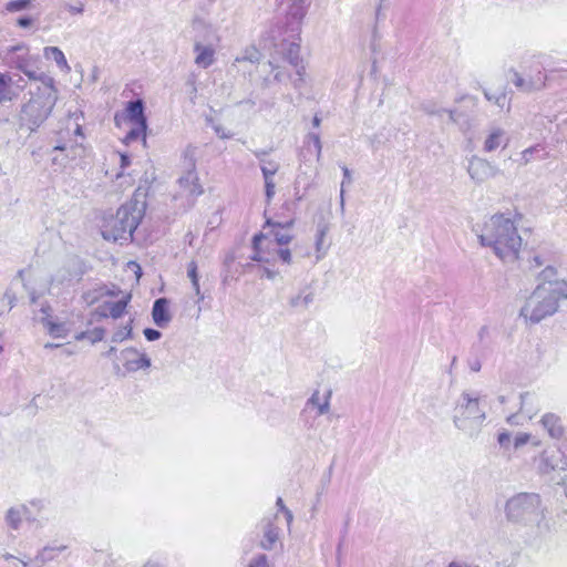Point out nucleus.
Listing matches in <instances>:
<instances>
[{"mask_svg": "<svg viewBox=\"0 0 567 567\" xmlns=\"http://www.w3.org/2000/svg\"><path fill=\"white\" fill-rule=\"evenodd\" d=\"M538 285L526 299L519 315L526 322L539 323L558 311L559 302L567 299V281L557 278V269L546 266L538 275Z\"/></svg>", "mask_w": 567, "mask_h": 567, "instance_id": "1", "label": "nucleus"}, {"mask_svg": "<svg viewBox=\"0 0 567 567\" xmlns=\"http://www.w3.org/2000/svg\"><path fill=\"white\" fill-rule=\"evenodd\" d=\"M477 236L481 245L491 248L502 261L514 262L519 258L523 239L511 214L492 215Z\"/></svg>", "mask_w": 567, "mask_h": 567, "instance_id": "2", "label": "nucleus"}, {"mask_svg": "<svg viewBox=\"0 0 567 567\" xmlns=\"http://www.w3.org/2000/svg\"><path fill=\"white\" fill-rule=\"evenodd\" d=\"M58 101V90L50 75L41 74L23 94L18 114L19 125L30 133L37 132L50 117Z\"/></svg>", "mask_w": 567, "mask_h": 567, "instance_id": "3", "label": "nucleus"}, {"mask_svg": "<svg viewBox=\"0 0 567 567\" xmlns=\"http://www.w3.org/2000/svg\"><path fill=\"white\" fill-rule=\"evenodd\" d=\"M279 8L286 13L287 37L276 43L271 40V47L282 55L285 60L296 68L298 79L293 81V86L299 87L302 82L305 68L300 58V32L301 23L309 7V0H277Z\"/></svg>", "mask_w": 567, "mask_h": 567, "instance_id": "4", "label": "nucleus"}, {"mask_svg": "<svg viewBox=\"0 0 567 567\" xmlns=\"http://www.w3.org/2000/svg\"><path fill=\"white\" fill-rule=\"evenodd\" d=\"M84 135L82 126L75 122L55 132L52 137L53 147L50 151L51 165L54 169L73 167L85 157L86 147L83 144Z\"/></svg>", "mask_w": 567, "mask_h": 567, "instance_id": "5", "label": "nucleus"}, {"mask_svg": "<svg viewBox=\"0 0 567 567\" xmlns=\"http://www.w3.org/2000/svg\"><path fill=\"white\" fill-rule=\"evenodd\" d=\"M547 516V507L537 493L522 492L505 503V517L522 527H540Z\"/></svg>", "mask_w": 567, "mask_h": 567, "instance_id": "6", "label": "nucleus"}, {"mask_svg": "<svg viewBox=\"0 0 567 567\" xmlns=\"http://www.w3.org/2000/svg\"><path fill=\"white\" fill-rule=\"evenodd\" d=\"M143 217V206L138 202H128L123 204L115 215L104 219L102 225V236L105 240L114 243H126L132 240L133 233L137 228Z\"/></svg>", "mask_w": 567, "mask_h": 567, "instance_id": "7", "label": "nucleus"}, {"mask_svg": "<svg viewBox=\"0 0 567 567\" xmlns=\"http://www.w3.org/2000/svg\"><path fill=\"white\" fill-rule=\"evenodd\" d=\"M486 420L483 396L476 391H464L454 408L453 423L468 436H475Z\"/></svg>", "mask_w": 567, "mask_h": 567, "instance_id": "8", "label": "nucleus"}, {"mask_svg": "<svg viewBox=\"0 0 567 567\" xmlns=\"http://www.w3.org/2000/svg\"><path fill=\"white\" fill-rule=\"evenodd\" d=\"M183 168L184 173L177 179L178 188L174 195V200L181 208L188 210L194 207L197 198L204 193L196 172L195 148L188 147L184 152Z\"/></svg>", "mask_w": 567, "mask_h": 567, "instance_id": "9", "label": "nucleus"}, {"mask_svg": "<svg viewBox=\"0 0 567 567\" xmlns=\"http://www.w3.org/2000/svg\"><path fill=\"white\" fill-rule=\"evenodd\" d=\"M84 300L89 305H93L95 302H100L97 308L95 309V315L100 318H121L125 309L131 301V293L123 292L118 287L112 286H101L93 290H90L84 293Z\"/></svg>", "mask_w": 567, "mask_h": 567, "instance_id": "10", "label": "nucleus"}, {"mask_svg": "<svg viewBox=\"0 0 567 567\" xmlns=\"http://www.w3.org/2000/svg\"><path fill=\"white\" fill-rule=\"evenodd\" d=\"M45 505L41 499H32L28 504H20L9 507L4 513V523L12 530L21 528L23 519L37 528L43 526L42 512Z\"/></svg>", "mask_w": 567, "mask_h": 567, "instance_id": "11", "label": "nucleus"}, {"mask_svg": "<svg viewBox=\"0 0 567 567\" xmlns=\"http://www.w3.org/2000/svg\"><path fill=\"white\" fill-rule=\"evenodd\" d=\"M523 74L513 71L512 82L514 85L525 93L539 91L546 85V75L543 71L539 56H530L523 62Z\"/></svg>", "mask_w": 567, "mask_h": 567, "instance_id": "12", "label": "nucleus"}, {"mask_svg": "<svg viewBox=\"0 0 567 567\" xmlns=\"http://www.w3.org/2000/svg\"><path fill=\"white\" fill-rule=\"evenodd\" d=\"M293 224V219L286 223H272L269 219L266 221V225L270 227L269 233L266 234L268 246L272 243L278 246L277 248H274V254L285 265H291L295 262L292 251L288 247L293 239V235L291 233Z\"/></svg>", "mask_w": 567, "mask_h": 567, "instance_id": "13", "label": "nucleus"}, {"mask_svg": "<svg viewBox=\"0 0 567 567\" xmlns=\"http://www.w3.org/2000/svg\"><path fill=\"white\" fill-rule=\"evenodd\" d=\"M144 102L141 99L130 101L125 107V118L132 124L123 142L130 144L142 140L146 142L147 121L144 113Z\"/></svg>", "mask_w": 567, "mask_h": 567, "instance_id": "14", "label": "nucleus"}, {"mask_svg": "<svg viewBox=\"0 0 567 567\" xmlns=\"http://www.w3.org/2000/svg\"><path fill=\"white\" fill-rule=\"evenodd\" d=\"M9 60L14 68L23 72L29 79L40 83V75L44 73L38 72L37 63L39 62V56L31 55L27 47H13L10 51Z\"/></svg>", "mask_w": 567, "mask_h": 567, "instance_id": "15", "label": "nucleus"}, {"mask_svg": "<svg viewBox=\"0 0 567 567\" xmlns=\"http://www.w3.org/2000/svg\"><path fill=\"white\" fill-rule=\"evenodd\" d=\"M467 173L475 184H482L488 179L497 177L502 172L498 166L487 159L477 155H472L468 158Z\"/></svg>", "mask_w": 567, "mask_h": 567, "instance_id": "16", "label": "nucleus"}, {"mask_svg": "<svg viewBox=\"0 0 567 567\" xmlns=\"http://www.w3.org/2000/svg\"><path fill=\"white\" fill-rule=\"evenodd\" d=\"M66 548V545H45L37 551L34 558L20 560V564L23 567H43L45 564L56 559L58 555Z\"/></svg>", "mask_w": 567, "mask_h": 567, "instance_id": "17", "label": "nucleus"}, {"mask_svg": "<svg viewBox=\"0 0 567 567\" xmlns=\"http://www.w3.org/2000/svg\"><path fill=\"white\" fill-rule=\"evenodd\" d=\"M121 360L127 372H136L151 367V359L135 348H126L121 351Z\"/></svg>", "mask_w": 567, "mask_h": 567, "instance_id": "18", "label": "nucleus"}, {"mask_svg": "<svg viewBox=\"0 0 567 567\" xmlns=\"http://www.w3.org/2000/svg\"><path fill=\"white\" fill-rule=\"evenodd\" d=\"M265 182V196L269 204L276 194L275 175L278 173L280 164L274 159H262L259 165Z\"/></svg>", "mask_w": 567, "mask_h": 567, "instance_id": "19", "label": "nucleus"}, {"mask_svg": "<svg viewBox=\"0 0 567 567\" xmlns=\"http://www.w3.org/2000/svg\"><path fill=\"white\" fill-rule=\"evenodd\" d=\"M331 396L332 391L330 389H328L323 394H320L319 391H315L307 400L303 413H306L308 409L312 408L317 410V415L327 414L330 411Z\"/></svg>", "mask_w": 567, "mask_h": 567, "instance_id": "20", "label": "nucleus"}, {"mask_svg": "<svg viewBox=\"0 0 567 567\" xmlns=\"http://www.w3.org/2000/svg\"><path fill=\"white\" fill-rule=\"evenodd\" d=\"M508 144V137L505 130L501 127H493L489 130L483 143V151L492 153L499 147L505 148Z\"/></svg>", "mask_w": 567, "mask_h": 567, "instance_id": "21", "label": "nucleus"}, {"mask_svg": "<svg viewBox=\"0 0 567 567\" xmlns=\"http://www.w3.org/2000/svg\"><path fill=\"white\" fill-rule=\"evenodd\" d=\"M329 231V225L324 221L317 224L315 235L316 262L323 259L329 250L330 244L326 241Z\"/></svg>", "mask_w": 567, "mask_h": 567, "instance_id": "22", "label": "nucleus"}, {"mask_svg": "<svg viewBox=\"0 0 567 567\" xmlns=\"http://www.w3.org/2000/svg\"><path fill=\"white\" fill-rule=\"evenodd\" d=\"M195 64L202 69L209 68L215 62V49L212 44L195 42Z\"/></svg>", "mask_w": 567, "mask_h": 567, "instance_id": "23", "label": "nucleus"}, {"mask_svg": "<svg viewBox=\"0 0 567 567\" xmlns=\"http://www.w3.org/2000/svg\"><path fill=\"white\" fill-rule=\"evenodd\" d=\"M50 307H42L41 312L44 315L40 320L44 328L48 330L49 334L53 338H64L66 337L69 329L63 322H55L51 318Z\"/></svg>", "mask_w": 567, "mask_h": 567, "instance_id": "24", "label": "nucleus"}, {"mask_svg": "<svg viewBox=\"0 0 567 567\" xmlns=\"http://www.w3.org/2000/svg\"><path fill=\"white\" fill-rule=\"evenodd\" d=\"M152 318L154 323L159 328H165L172 320L168 310V300L158 298L155 300L152 309Z\"/></svg>", "mask_w": 567, "mask_h": 567, "instance_id": "25", "label": "nucleus"}, {"mask_svg": "<svg viewBox=\"0 0 567 567\" xmlns=\"http://www.w3.org/2000/svg\"><path fill=\"white\" fill-rule=\"evenodd\" d=\"M540 423L551 439L558 440L565 433L560 417L554 413L544 414Z\"/></svg>", "mask_w": 567, "mask_h": 567, "instance_id": "26", "label": "nucleus"}, {"mask_svg": "<svg viewBox=\"0 0 567 567\" xmlns=\"http://www.w3.org/2000/svg\"><path fill=\"white\" fill-rule=\"evenodd\" d=\"M264 536L260 542V547L265 550H271L279 539V528L274 525L270 519L262 520Z\"/></svg>", "mask_w": 567, "mask_h": 567, "instance_id": "27", "label": "nucleus"}, {"mask_svg": "<svg viewBox=\"0 0 567 567\" xmlns=\"http://www.w3.org/2000/svg\"><path fill=\"white\" fill-rule=\"evenodd\" d=\"M559 455L554 451L545 450L539 457L538 468L542 473H549L558 467Z\"/></svg>", "mask_w": 567, "mask_h": 567, "instance_id": "28", "label": "nucleus"}, {"mask_svg": "<svg viewBox=\"0 0 567 567\" xmlns=\"http://www.w3.org/2000/svg\"><path fill=\"white\" fill-rule=\"evenodd\" d=\"M267 240V235L264 233L256 234L252 237V249L254 254L250 256V259L258 262H269L270 258L266 255L262 248V241Z\"/></svg>", "mask_w": 567, "mask_h": 567, "instance_id": "29", "label": "nucleus"}, {"mask_svg": "<svg viewBox=\"0 0 567 567\" xmlns=\"http://www.w3.org/2000/svg\"><path fill=\"white\" fill-rule=\"evenodd\" d=\"M484 96L487 101L494 103L499 109H507L511 107V100L507 96V93L505 91H498V92H491L488 90H484Z\"/></svg>", "mask_w": 567, "mask_h": 567, "instance_id": "30", "label": "nucleus"}, {"mask_svg": "<svg viewBox=\"0 0 567 567\" xmlns=\"http://www.w3.org/2000/svg\"><path fill=\"white\" fill-rule=\"evenodd\" d=\"M313 301V293L308 289H302L298 295L289 300V305L293 308H307Z\"/></svg>", "mask_w": 567, "mask_h": 567, "instance_id": "31", "label": "nucleus"}, {"mask_svg": "<svg viewBox=\"0 0 567 567\" xmlns=\"http://www.w3.org/2000/svg\"><path fill=\"white\" fill-rule=\"evenodd\" d=\"M44 56L47 59H53L60 69H70L64 53L56 47H45Z\"/></svg>", "mask_w": 567, "mask_h": 567, "instance_id": "32", "label": "nucleus"}, {"mask_svg": "<svg viewBox=\"0 0 567 567\" xmlns=\"http://www.w3.org/2000/svg\"><path fill=\"white\" fill-rule=\"evenodd\" d=\"M260 59H261L260 51L255 45H248L243 50L241 54L235 59L234 63H239V62L258 63L260 61Z\"/></svg>", "mask_w": 567, "mask_h": 567, "instance_id": "33", "label": "nucleus"}, {"mask_svg": "<svg viewBox=\"0 0 567 567\" xmlns=\"http://www.w3.org/2000/svg\"><path fill=\"white\" fill-rule=\"evenodd\" d=\"M14 95L11 78L7 74L0 73V103L11 101Z\"/></svg>", "mask_w": 567, "mask_h": 567, "instance_id": "34", "label": "nucleus"}, {"mask_svg": "<svg viewBox=\"0 0 567 567\" xmlns=\"http://www.w3.org/2000/svg\"><path fill=\"white\" fill-rule=\"evenodd\" d=\"M187 276L192 281V286L196 296L198 297V302L202 301L204 299V296L200 292L199 278L197 274V264L195 261H190L187 265Z\"/></svg>", "mask_w": 567, "mask_h": 567, "instance_id": "35", "label": "nucleus"}, {"mask_svg": "<svg viewBox=\"0 0 567 567\" xmlns=\"http://www.w3.org/2000/svg\"><path fill=\"white\" fill-rule=\"evenodd\" d=\"M305 143L308 145L310 143L312 144L317 161H320L322 153V144L319 134L313 132L308 133Z\"/></svg>", "mask_w": 567, "mask_h": 567, "instance_id": "36", "label": "nucleus"}, {"mask_svg": "<svg viewBox=\"0 0 567 567\" xmlns=\"http://www.w3.org/2000/svg\"><path fill=\"white\" fill-rule=\"evenodd\" d=\"M132 320L126 324L124 326L123 328L118 329L117 331H115L112 336V342L114 343H117V342H122L126 339H131L132 338Z\"/></svg>", "mask_w": 567, "mask_h": 567, "instance_id": "37", "label": "nucleus"}, {"mask_svg": "<svg viewBox=\"0 0 567 567\" xmlns=\"http://www.w3.org/2000/svg\"><path fill=\"white\" fill-rule=\"evenodd\" d=\"M31 3V0H12L6 4V9L9 12H18L27 9Z\"/></svg>", "mask_w": 567, "mask_h": 567, "instance_id": "38", "label": "nucleus"}, {"mask_svg": "<svg viewBox=\"0 0 567 567\" xmlns=\"http://www.w3.org/2000/svg\"><path fill=\"white\" fill-rule=\"evenodd\" d=\"M105 336V330L103 328H94L92 331L87 333H81L78 339H82L84 337H87L92 343L102 341Z\"/></svg>", "mask_w": 567, "mask_h": 567, "instance_id": "39", "label": "nucleus"}, {"mask_svg": "<svg viewBox=\"0 0 567 567\" xmlns=\"http://www.w3.org/2000/svg\"><path fill=\"white\" fill-rule=\"evenodd\" d=\"M247 567H269L268 558L265 554H258L250 558Z\"/></svg>", "mask_w": 567, "mask_h": 567, "instance_id": "40", "label": "nucleus"}, {"mask_svg": "<svg viewBox=\"0 0 567 567\" xmlns=\"http://www.w3.org/2000/svg\"><path fill=\"white\" fill-rule=\"evenodd\" d=\"M425 111H426L427 114L437 115V116H442L443 114H447L450 121L456 122L455 111L454 110H446V109L434 110V109H427L426 107Z\"/></svg>", "mask_w": 567, "mask_h": 567, "instance_id": "41", "label": "nucleus"}, {"mask_svg": "<svg viewBox=\"0 0 567 567\" xmlns=\"http://www.w3.org/2000/svg\"><path fill=\"white\" fill-rule=\"evenodd\" d=\"M538 147H539V145H535V146L524 150L522 152V156H520L522 164H524V165L528 164L532 159L533 154L538 151Z\"/></svg>", "mask_w": 567, "mask_h": 567, "instance_id": "42", "label": "nucleus"}, {"mask_svg": "<svg viewBox=\"0 0 567 567\" xmlns=\"http://www.w3.org/2000/svg\"><path fill=\"white\" fill-rule=\"evenodd\" d=\"M529 440H530V435L528 433H519L514 439V447L518 449V447L525 445L526 443H528Z\"/></svg>", "mask_w": 567, "mask_h": 567, "instance_id": "43", "label": "nucleus"}, {"mask_svg": "<svg viewBox=\"0 0 567 567\" xmlns=\"http://www.w3.org/2000/svg\"><path fill=\"white\" fill-rule=\"evenodd\" d=\"M143 333H144L146 340H148V341H155L162 337V333L158 330L152 329V328H146L143 331Z\"/></svg>", "mask_w": 567, "mask_h": 567, "instance_id": "44", "label": "nucleus"}, {"mask_svg": "<svg viewBox=\"0 0 567 567\" xmlns=\"http://www.w3.org/2000/svg\"><path fill=\"white\" fill-rule=\"evenodd\" d=\"M65 9L71 13V14H81L83 13L84 11V4L83 3H78V4H70V3H66L65 4Z\"/></svg>", "mask_w": 567, "mask_h": 567, "instance_id": "45", "label": "nucleus"}, {"mask_svg": "<svg viewBox=\"0 0 567 567\" xmlns=\"http://www.w3.org/2000/svg\"><path fill=\"white\" fill-rule=\"evenodd\" d=\"M215 133L220 137V138H230L233 136V134L228 131H226L220 124H215L213 126Z\"/></svg>", "mask_w": 567, "mask_h": 567, "instance_id": "46", "label": "nucleus"}, {"mask_svg": "<svg viewBox=\"0 0 567 567\" xmlns=\"http://www.w3.org/2000/svg\"><path fill=\"white\" fill-rule=\"evenodd\" d=\"M497 442L502 447H507V445L511 442V434L509 432H502L497 436Z\"/></svg>", "mask_w": 567, "mask_h": 567, "instance_id": "47", "label": "nucleus"}, {"mask_svg": "<svg viewBox=\"0 0 567 567\" xmlns=\"http://www.w3.org/2000/svg\"><path fill=\"white\" fill-rule=\"evenodd\" d=\"M343 181L341 183V188H344L346 185L352 183L351 171L347 166H342Z\"/></svg>", "mask_w": 567, "mask_h": 567, "instance_id": "48", "label": "nucleus"}, {"mask_svg": "<svg viewBox=\"0 0 567 567\" xmlns=\"http://www.w3.org/2000/svg\"><path fill=\"white\" fill-rule=\"evenodd\" d=\"M17 23L19 27L25 29V28H29L30 25H32L33 20L30 17H21L18 19Z\"/></svg>", "mask_w": 567, "mask_h": 567, "instance_id": "49", "label": "nucleus"}, {"mask_svg": "<svg viewBox=\"0 0 567 567\" xmlns=\"http://www.w3.org/2000/svg\"><path fill=\"white\" fill-rule=\"evenodd\" d=\"M277 276V271L275 270H271L269 268H262V274H261V277H266L267 279H275Z\"/></svg>", "mask_w": 567, "mask_h": 567, "instance_id": "50", "label": "nucleus"}, {"mask_svg": "<svg viewBox=\"0 0 567 567\" xmlns=\"http://www.w3.org/2000/svg\"><path fill=\"white\" fill-rule=\"evenodd\" d=\"M545 264V260L540 256H534L530 260V267H542Z\"/></svg>", "mask_w": 567, "mask_h": 567, "instance_id": "51", "label": "nucleus"}, {"mask_svg": "<svg viewBox=\"0 0 567 567\" xmlns=\"http://www.w3.org/2000/svg\"><path fill=\"white\" fill-rule=\"evenodd\" d=\"M131 165V157L127 154H121V168L124 169Z\"/></svg>", "mask_w": 567, "mask_h": 567, "instance_id": "52", "label": "nucleus"}, {"mask_svg": "<svg viewBox=\"0 0 567 567\" xmlns=\"http://www.w3.org/2000/svg\"><path fill=\"white\" fill-rule=\"evenodd\" d=\"M267 154H268V152L265 150H259V151L254 152V155L258 158L259 164L262 163V159H268Z\"/></svg>", "mask_w": 567, "mask_h": 567, "instance_id": "53", "label": "nucleus"}, {"mask_svg": "<svg viewBox=\"0 0 567 567\" xmlns=\"http://www.w3.org/2000/svg\"><path fill=\"white\" fill-rule=\"evenodd\" d=\"M447 567H478L477 565H471L466 563L451 561Z\"/></svg>", "mask_w": 567, "mask_h": 567, "instance_id": "54", "label": "nucleus"}, {"mask_svg": "<svg viewBox=\"0 0 567 567\" xmlns=\"http://www.w3.org/2000/svg\"><path fill=\"white\" fill-rule=\"evenodd\" d=\"M284 515H285V517H286V520H287L288 527H290V525H291V523H292V520H293L292 512H291L289 508H285Z\"/></svg>", "mask_w": 567, "mask_h": 567, "instance_id": "55", "label": "nucleus"}, {"mask_svg": "<svg viewBox=\"0 0 567 567\" xmlns=\"http://www.w3.org/2000/svg\"><path fill=\"white\" fill-rule=\"evenodd\" d=\"M287 79V74L280 70L276 71L275 80L278 82H284Z\"/></svg>", "mask_w": 567, "mask_h": 567, "instance_id": "56", "label": "nucleus"}, {"mask_svg": "<svg viewBox=\"0 0 567 567\" xmlns=\"http://www.w3.org/2000/svg\"><path fill=\"white\" fill-rule=\"evenodd\" d=\"M2 557H3V559H6V560H17V561H19V563H20V560H27V559H28V558H18V557H16L14 555L9 554V553L3 554V555H2Z\"/></svg>", "mask_w": 567, "mask_h": 567, "instance_id": "57", "label": "nucleus"}, {"mask_svg": "<svg viewBox=\"0 0 567 567\" xmlns=\"http://www.w3.org/2000/svg\"><path fill=\"white\" fill-rule=\"evenodd\" d=\"M298 248H299V245H298V244H295V251H297V250H298ZM309 255H310V251H309V249H308V248H306V249H305V251H303V252H301V254L296 252L297 258H299V257H300V258H305V257H308Z\"/></svg>", "mask_w": 567, "mask_h": 567, "instance_id": "58", "label": "nucleus"}, {"mask_svg": "<svg viewBox=\"0 0 567 567\" xmlns=\"http://www.w3.org/2000/svg\"><path fill=\"white\" fill-rule=\"evenodd\" d=\"M276 504H277V506H278L279 511H281L282 513L285 512V508H287V507L285 506L284 501H282V498H281V497H278V498H277Z\"/></svg>", "mask_w": 567, "mask_h": 567, "instance_id": "59", "label": "nucleus"}, {"mask_svg": "<svg viewBox=\"0 0 567 567\" xmlns=\"http://www.w3.org/2000/svg\"><path fill=\"white\" fill-rule=\"evenodd\" d=\"M340 207L342 210L344 209V188L340 190Z\"/></svg>", "mask_w": 567, "mask_h": 567, "instance_id": "60", "label": "nucleus"}, {"mask_svg": "<svg viewBox=\"0 0 567 567\" xmlns=\"http://www.w3.org/2000/svg\"><path fill=\"white\" fill-rule=\"evenodd\" d=\"M320 123H321V118H320L318 115H316V116L312 118V125H313L315 127H319V126H320Z\"/></svg>", "mask_w": 567, "mask_h": 567, "instance_id": "61", "label": "nucleus"}, {"mask_svg": "<svg viewBox=\"0 0 567 567\" xmlns=\"http://www.w3.org/2000/svg\"><path fill=\"white\" fill-rule=\"evenodd\" d=\"M116 352V348L115 347H111L106 352H105V355L106 357H111L112 354H114Z\"/></svg>", "mask_w": 567, "mask_h": 567, "instance_id": "62", "label": "nucleus"}, {"mask_svg": "<svg viewBox=\"0 0 567 567\" xmlns=\"http://www.w3.org/2000/svg\"><path fill=\"white\" fill-rule=\"evenodd\" d=\"M240 104H248L249 106H254L255 102L252 100L241 101Z\"/></svg>", "mask_w": 567, "mask_h": 567, "instance_id": "63", "label": "nucleus"}, {"mask_svg": "<svg viewBox=\"0 0 567 567\" xmlns=\"http://www.w3.org/2000/svg\"><path fill=\"white\" fill-rule=\"evenodd\" d=\"M481 369V364L480 363H475L474 365H472V370L473 371H480Z\"/></svg>", "mask_w": 567, "mask_h": 567, "instance_id": "64", "label": "nucleus"}]
</instances>
